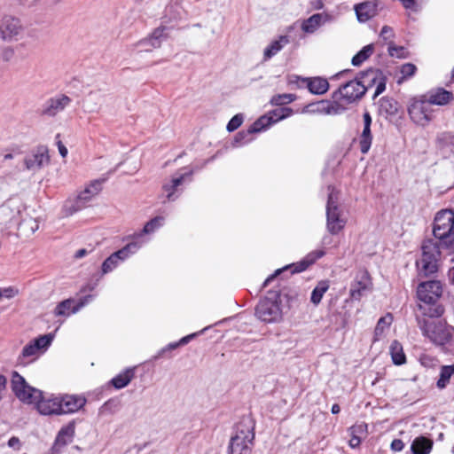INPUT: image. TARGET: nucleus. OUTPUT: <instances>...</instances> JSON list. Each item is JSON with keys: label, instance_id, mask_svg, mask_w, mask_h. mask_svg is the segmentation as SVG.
<instances>
[{"label": "nucleus", "instance_id": "obj_1", "mask_svg": "<svg viewBox=\"0 0 454 454\" xmlns=\"http://www.w3.org/2000/svg\"><path fill=\"white\" fill-rule=\"evenodd\" d=\"M442 294V286L440 281L429 280L421 282L417 287V297L424 303L419 304V309L424 316L431 318L439 317L443 313V308L436 305Z\"/></svg>", "mask_w": 454, "mask_h": 454}, {"label": "nucleus", "instance_id": "obj_2", "mask_svg": "<svg viewBox=\"0 0 454 454\" xmlns=\"http://www.w3.org/2000/svg\"><path fill=\"white\" fill-rule=\"evenodd\" d=\"M433 233L442 247L454 252V210L442 209L434 216Z\"/></svg>", "mask_w": 454, "mask_h": 454}, {"label": "nucleus", "instance_id": "obj_3", "mask_svg": "<svg viewBox=\"0 0 454 454\" xmlns=\"http://www.w3.org/2000/svg\"><path fill=\"white\" fill-rule=\"evenodd\" d=\"M254 425L251 419L244 418L235 428L229 445V454H248L254 443Z\"/></svg>", "mask_w": 454, "mask_h": 454}, {"label": "nucleus", "instance_id": "obj_4", "mask_svg": "<svg viewBox=\"0 0 454 454\" xmlns=\"http://www.w3.org/2000/svg\"><path fill=\"white\" fill-rule=\"evenodd\" d=\"M437 239L438 243L434 242L433 239H427L422 244L421 258L416 262L419 276L420 277L427 278L437 271L440 249L445 250L449 254H454V252L442 247L441 240L439 239Z\"/></svg>", "mask_w": 454, "mask_h": 454}, {"label": "nucleus", "instance_id": "obj_5", "mask_svg": "<svg viewBox=\"0 0 454 454\" xmlns=\"http://www.w3.org/2000/svg\"><path fill=\"white\" fill-rule=\"evenodd\" d=\"M407 111L411 120L422 127L427 126L435 117V110L424 94L411 98Z\"/></svg>", "mask_w": 454, "mask_h": 454}, {"label": "nucleus", "instance_id": "obj_6", "mask_svg": "<svg viewBox=\"0 0 454 454\" xmlns=\"http://www.w3.org/2000/svg\"><path fill=\"white\" fill-rule=\"evenodd\" d=\"M365 94V88L361 84L358 77L351 80L332 93V98H335L342 105L343 113L348 106L359 101Z\"/></svg>", "mask_w": 454, "mask_h": 454}, {"label": "nucleus", "instance_id": "obj_7", "mask_svg": "<svg viewBox=\"0 0 454 454\" xmlns=\"http://www.w3.org/2000/svg\"><path fill=\"white\" fill-rule=\"evenodd\" d=\"M429 318L425 319L421 326L424 335L437 345L449 343L453 338L452 329L440 321L436 322L433 318Z\"/></svg>", "mask_w": 454, "mask_h": 454}, {"label": "nucleus", "instance_id": "obj_8", "mask_svg": "<svg viewBox=\"0 0 454 454\" xmlns=\"http://www.w3.org/2000/svg\"><path fill=\"white\" fill-rule=\"evenodd\" d=\"M270 294L272 297L262 299L255 307L256 317L265 323L276 322L281 317V309L278 302L279 295L277 292H270Z\"/></svg>", "mask_w": 454, "mask_h": 454}, {"label": "nucleus", "instance_id": "obj_9", "mask_svg": "<svg viewBox=\"0 0 454 454\" xmlns=\"http://www.w3.org/2000/svg\"><path fill=\"white\" fill-rule=\"evenodd\" d=\"M12 388L15 396L23 403L33 404L41 396V390L31 387L16 371L12 379Z\"/></svg>", "mask_w": 454, "mask_h": 454}, {"label": "nucleus", "instance_id": "obj_10", "mask_svg": "<svg viewBox=\"0 0 454 454\" xmlns=\"http://www.w3.org/2000/svg\"><path fill=\"white\" fill-rule=\"evenodd\" d=\"M325 254V250L318 249L309 253L301 261L287 265L282 269L277 270L273 274L270 275L263 282L262 288L268 286V285L283 271L290 270L292 274L300 273L306 270L309 266L314 264L318 259L322 258Z\"/></svg>", "mask_w": 454, "mask_h": 454}, {"label": "nucleus", "instance_id": "obj_11", "mask_svg": "<svg viewBox=\"0 0 454 454\" xmlns=\"http://www.w3.org/2000/svg\"><path fill=\"white\" fill-rule=\"evenodd\" d=\"M363 87L365 88V92L375 86V92L372 98H376L386 90L387 76L380 69L370 68L363 71L357 76Z\"/></svg>", "mask_w": 454, "mask_h": 454}, {"label": "nucleus", "instance_id": "obj_12", "mask_svg": "<svg viewBox=\"0 0 454 454\" xmlns=\"http://www.w3.org/2000/svg\"><path fill=\"white\" fill-rule=\"evenodd\" d=\"M337 200V194L333 190L328 195L326 206L327 229L332 234L339 233L345 226V221L340 217Z\"/></svg>", "mask_w": 454, "mask_h": 454}, {"label": "nucleus", "instance_id": "obj_13", "mask_svg": "<svg viewBox=\"0 0 454 454\" xmlns=\"http://www.w3.org/2000/svg\"><path fill=\"white\" fill-rule=\"evenodd\" d=\"M305 108L307 112L314 114L339 115L343 114L342 105L332 98L310 103Z\"/></svg>", "mask_w": 454, "mask_h": 454}, {"label": "nucleus", "instance_id": "obj_14", "mask_svg": "<svg viewBox=\"0 0 454 454\" xmlns=\"http://www.w3.org/2000/svg\"><path fill=\"white\" fill-rule=\"evenodd\" d=\"M60 401L61 399L59 395H45L41 392V396L36 399L34 406L41 415H60Z\"/></svg>", "mask_w": 454, "mask_h": 454}, {"label": "nucleus", "instance_id": "obj_15", "mask_svg": "<svg viewBox=\"0 0 454 454\" xmlns=\"http://www.w3.org/2000/svg\"><path fill=\"white\" fill-rule=\"evenodd\" d=\"M92 300V295H86L79 301L73 298L66 299L58 303L54 309L56 317H69L71 314L78 312L83 306Z\"/></svg>", "mask_w": 454, "mask_h": 454}, {"label": "nucleus", "instance_id": "obj_16", "mask_svg": "<svg viewBox=\"0 0 454 454\" xmlns=\"http://www.w3.org/2000/svg\"><path fill=\"white\" fill-rule=\"evenodd\" d=\"M139 246L136 242H131L126 245L121 249L112 254L106 258L102 264V271L104 274L112 271L118 264L119 261H122L129 257L130 254L135 253Z\"/></svg>", "mask_w": 454, "mask_h": 454}, {"label": "nucleus", "instance_id": "obj_17", "mask_svg": "<svg viewBox=\"0 0 454 454\" xmlns=\"http://www.w3.org/2000/svg\"><path fill=\"white\" fill-rule=\"evenodd\" d=\"M75 434L74 421L69 422L67 425L62 427L59 431L53 445L51 447L52 454H59L63 449L73 442Z\"/></svg>", "mask_w": 454, "mask_h": 454}, {"label": "nucleus", "instance_id": "obj_18", "mask_svg": "<svg viewBox=\"0 0 454 454\" xmlns=\"http://www.w3.org/2000/svg\"><path fill=\"white\" fill-rule=\"evenodd\" d=\"M50 156L48 148L45 145H39L34 151L30 157L24 160L25 166L27 169H39L44 164H48Z\"/></svg>", "mask_w": 454, "mask_h": 454}, {"label": "nucleus", "instance_id": "obj_19", "mask_svg": "<svg viewBox=\"0 0 454 454\" xmlns=\"http://www.w3.org/2000/svg\"><path fill=\"white\" fill-rule=\"evenodd\" d=\"M61 399L60 401V415L74 413L82 408L86 403L85 397L82 395H59Z\"/></svg>", "mask_w": 454, "mask_h": 454}, {"label": "nucleus", "instance_id": "obj_20", "mask_svg": "<svg viewBox=\"0 0 454 454\" xmlns=\"http://www.w3.org/2000/svg\"><path fill=\"white\" fill-rule=\"evenodd\" d=\"M20 20L12 16H4L0 21V35L4 40L11 39L20 33Z\"/></svg>", "mask_w": 454, "mask_h": 454}, {"label": "nucleus", "instance_id": "obj_21", "mask_svg": "<svg viewBox=\"0 0 454 454\" xmlns=\"http://www.w3.org/2000/svg\"><path fill=\"white\" fill-rule=\"evenodd\" d=\"M424 95L432 106H446L454 99L453 93L443 88L431 90Z\"/></svg>", "mask_w": 454, "mask_h": 454}, {"label": "nucleus", "instance_id": "obj_22", "mask_svg": "<svg viewBox=\"0 0 454 454\" xmlns=\"http://www.w3.org/2000/svg\"><path fill=\"white\" fill-rule=\"evenodd\" d=\"M192 171L180 175L179 176L172 177V179L163 184L162 189L166 192V197L168 201L175 200L177 196L176 192L178 191V187L183 184L186 177H191Z\"/></svg>", "mask_w": 454, "mask_h": 454}, {"label": "nucleus", "instance_id": "obj_23", "mask_svg": "<svg viewBox=\"0 0 454 454\" xmlns=\"http://www.w3.org/2000/svg\"><path fill=\"white\" fill-rule=\"evenodd\" d=\"M70 102V98L66 95L50 98L47 101V106L43 109V114L49 116H55L59 112L64 110V108L69 105Z\"/></svg>", "mask_w": 454, "mask_h": 454}, {"label": "nucleus", "instance_id": "obj_24", "mask_svg": "<svg viewBox=\"0 0 454 454\" xmlns=\"http://www.w3.org/2000/svg\"><path fill=\"white\" fill-rule=\"evenodd\" d=\"M370 278L367 274H363L360 279H356L350 287L349 295L352 300L359 301L364 292L370 289Z\"/></svg>", "mask_w": 454, "mask_h": 454}, {"label": "nucleus", "instance_id": "obj_25", "mask_svg": "<svg viewBox=\"0 0 454 454\" xmlns=\"http://www.w3.org/2000/svg\"><path fill=\"white\" fill-rule=\"evenodd\" d=\"M329 87V82L325 78L320 76L308 77L306 89L311 94L323 95L328 91Z\"/></svg>", "mask_w": 454, "mask_h": 454}, {"label": "nucleus", "instance_id": "obj_26", "mask_svg": "<svg viewBox=\"0 0 454 454\" xmlns=\"http://www.w3.org/2000/svg\"><path fill=\"white\" fill-rule=\"evenodd\" d=\"M359 21L364 22L377 14V5L372 2L361 3L355 7Z\"/></svg>", "mask_w": 454, "mask_h": 454}, {"label": "nucleus", "instance_id": "obj_27", "mask_svg": "<svg viewBox=\"0 0 454 454\" xmlns=\"http://www.w3.org/2000/svg\"><path fill=\"white\" fill-rule=\"evenodd\" d=\"M351 438L348 444L351 448H356L361 441L367 435V425L365 423L356 424L349 428Z\"/></svg>", "mask_w": 454, "mask_h": 454}, {"label": "nucleus", "instance_id": "obj_28", "mask_svg": "<svg viewBox=\"0 0 454 454\" xmlns=\"http://www.w3.org/2000/svg\"><path fill=\"white\" fill-rule=\"evenodd\" d=\"M198 333H192L189 335H186L180 339L178 341L171 342L168 344L166 347L162 348L158 354V356L160 357H170L171 353L175 350H176L181 346L186 345L189 343L192 339H194L197 336Z\"/></svg>", "mask_w": 454, "mask_h": 454}, {"label": "nucleus", "instance_id": "obj_29", "mask_svg": "<svg viewBox=\"0 0 454 454\" xmlns=\"http://www.w3.org/2000/svg\"><path fill=\"white\" fill-rule=\"evenodd\" d=\"M290 43L287 35H280L278 40L270 43V44L264 50L263 58L264 59H270L279 52L284 46Z\"/></svg>", "mask_w": 454, "mask_h": 454}, {"label": "nucleus", "instance_id": "obj_30", "mask_svg": "<svg viewBox=\"0 0 454 454\" xmlns=\"http://www.w3.org/2000/svg\"><path fill=\"white\" fill-rule=\"evenodd\" d=\"M102 190V182L99 180L92 181L82 192L78 194L80 200L87 204L95 195Z\"/></svg>", "mask_w": 454, "mask_h": 454}, {"label": "nucleus", "instance_id": "obj_31", "mask_svg": "<svg viewBox=\"0 0 454 454\" xmlns=\"http://www.w3.org/2000/svg\"><path fill=\"white\" fill-rule=\"evenodd\" d=\"M432 447L433 442L424 436L417 437L411 444L414 454H428Z\"/></svg>", "mask_w": 454, "mask_h": 454}, {"label": "nucleus", "instance_id": "obj_32", "mask_svg": "<svg viewBox=\"0 0 454 454\" xmlns=\"http://www.w3.org/2000/svg\"><path fill=\"white\" fill-rule=\"evenodd\" d=\"M134 377V371H122L114 377L110 383L114 387V388L121 389L128 386Z\"/></svg>", "mask_w": 454, "mask_h": 454}, {"label": "nucleus", "instance_id": "obj_33", "mask_svg": "<svg viewBox=\"0 0 454 454\" xmlns=\"http://www.w3.org/2000/svg\"><path fill=\"white\" fill-rule=\"evenodd\" d=\"M329 287V280L319 281L311 293L310 301L315 306H317L321 302L324 294L328 291Z\"/></svg>", "mask_w": 454, "mask_h": 454}, {"label": "nucleus", "instance_id": "obj_34", "mask_svg": "<svg viewBox=\"0 0 454 454\" xmlns=\"http://www.w3.org/2000/svg\"><path fill=\"white\" fill-rule=\"evenodd\" d=\"M322 14H313L312 16L302 21L301 30L308 34L314 33L320 27L322 23Z\"/></svg>", "mask_w": 454, "mask_h": 454}, {"label": "nucleus", "instance_id": "obj_35", "mask_svg": "<svg viewBox=\"0 0 454 454\" xmlns=\"http://www.w3.org/2000/svg\"><path fill=\"white\" fill-rule=\"evenodd\" d=\"M390 355L392 361L395 365H402L406 361V356L403 346L397 340H394L390 346Z\"/></svg>", "mask_w": 454, "mask_h": 454}, {"label": "nucleus", "instance_id": "obj_36", "mask_svg": "<svg viewBox=\"0 0 454 454\" xmlns=\"http://www.w3.org/2000/svg\"><path fill=\"white\" fill-rule=\"evenodd\" d=\"M85 207L86 204L84 201L80 200L78 197H76L74 200H67L63 206V214L65 216H70L82 210Z\"/></svg>", "mask_w": 454, "mask_h": 454}, {"label": "nucleus", "instance_id": "obj_37", "mask_svg": "<svg viewBox=\"0 0 454 454\" xmlns=\"http://www.w3.org/2000/svg\"><path fill=\"white\" fill-rule=\"evenodd\" d=\"M380 111L387 115H395L397 111V102L390 98L383 97L380 99Z\"/></svg>", "mask_w": 454, "mask_h": 454}, {"label": "nucleus", "instance_id": "obj_38", "mask_svg": "<svg viewBox=\"0 0 454 454\" xmlns=\"http://www.w3.org/2000/svg\"><path fill=\"white\" fill-rule=\"evenodd\" d=\"M393 322V316L390 313H387L386 316L381 317L375 327L374 340H378L380 337L383 334L386 329H387Z\"/></svg>", "mask_w": 454, "mask_h": 454}, {"label": "nucleus", "instance_id": "obj_39", "mask_svg": "<svg viewBox=\"0 0 454 454\" xmlns=\"http://www.w3.org/2000/svg\"><path fill=\"white\" fill-rule=\"evenodd\" d=\"M272 125V121L268 117L267 114L258 118L250 127L248 128V133L261 132Z\"/></svg>", "mask_w": 454, "mask_h": 454}, {"label": "nucleus", "instance_id": "obj_40", "mask_svg": "<svg viewBox=\"0 0 454 454\" xmlns=\"http://www.w3.org/2000/svg\"><path fill=\"white\" fill-rule=\"evenodd\" d=\"M417 70H418L417 67L414 64H412V63L403 64L400 67V74L401 75L397 79V83L401 84L404 81H407L408 79H410L412 76H414V74H416Z\"/></svg>", "mask_w": 454, "mask_h": 454}, {"label": "nucleus", "instance_id": "obj_41", "mask_svg": "<svg viewBox=\"0 0 454 454\" xmlns=\"http://www.w3.org/2000/svg\"><path fill=\"white\" fill-rule=\"evenodd\" d=\"M294 111L290 107H280L270 111L267 115L272 121V124L291 116Z\"/></svg>", "mask_w": 454, "mask_h": 454}, {"label": "nucleus", "instance_id": "obj_42", "mask_svg": "<svg viewBox=\"0 0 454 454\" xmlns=\"http://www.w3.org/2000/svg\"><path fill=\"white\" fill-rule=\"evenodd\" d=\"M373 53V46L372 44L364 46L359 51L353 58L352 64L354 66H360Z\"/></svg>", "mask_w": 454, "mask_h": 454}, {"label": "nucleus", "instance_id": "obj_43", "mask_svg": "<svg viewBox=\"0 0 454 454\" xmlns=\"http://www.w3.org/2000/svg\"><path fill=\"white\" fill-rule=\"evenodd\" d=\"M39 351L35 348L33 342L31 341L27 345H26L21 353V356L20 359H21L22 364H28L29 362L33 361L35 358V356L37 355Z\"/></svg>", "mask_w": 454, "mask_h": 454}, {"label": "nucleus", "instance_id": "obj_44", "mask_svg": "<svg viewBox=\"0 0 454 454\" xmlns=\"http://www.w3.org/2000/svg\"><path fill=\"white\" fill-rule=\"evenodd\" d=\"M420 363H421V365L427 369H434L436 367H440V369H454V364L453 365H439L438 360L427 354H424L421 356Z\"/></svg>", "mask_w": 454, "mask_h": 454}, {"label": "nucleus", "instance_id": "obj_45", "mask_svg": "<svg viewBox=\"0 0 454 454\" xmlns=\"http://www.w3.org/2000/svg\"><path fill=\"white\" fill-rule=\"evenodd\" d=\"M166 30V27L163 26H160L157 28H155L153 33L150 35V36L143 41V43H148L153 47L158 48L160 46V40L164 36V32Z\"/></svg>", "mask_w": 454, "mask_h": 454}, {"label": "nucleus", "instance_id": "obj_46", "mask_svg": "<svg viewBox=\"0 0 454 454\" xmlns=\"http://www.w3.org/2000/svg\"><path fill=\"white\" fill-rule=\"evenodd\" d=\"M297 96L292 93H284V94H277L274 95L270 99V104L272 106H284L296 100Z\"/></svg>", "mask_w": 454, "mask_h": 454}, {"label": "nucleus", "instance_id": "obj_47", "mask_svg": "<svg viewBox=\"0 0 454 454\" xmlns=\"http://www.w3.org/2000/svg\"><path fill=\"white\" fill-rule=\"evenodd\" d=\"M308 77H301L292 74L287 77V85L293 90L305 89L307 86Z\"/></svg>", "mask_w": 454, "mask_h": 454}, {"label": "nucleus", "instance_id": "obj_48", "mask_svg": "<svg viewBox=\"0 0 454 454\" xmlns=\"http://www.w3.org/2000/svg\"><path fill=\"white\" fill-rule=\"evenodd\" d=\"M164 222L163 216H155L145 223L142 232L144 234H150L162 225Z\"/></svg>", "mask_w": 454, "mask_h": 454}, {"label": "nucleus", "instance_id": "obj_49", "mask_svg": "<svg viewBox=\"0 0 454 454\" xmlns=\"http://www.w3.org/2000/svg\"><path fill=\"white\" fill-rule=\"evenodd\" d=\"M53 340V335L45 334L35 339L32 342L38 351L47 348Z\"/></svg>", "mask_w": 454, "mask_h": 454}, {"label": "nucleus", "instance_id": "obj_50", "mask_svg": "<svg viewBox=\"0 0 454 454\" xmlns=\"http://www.w3.org/2000/svg\"><path fill=\"white\" fill-rule=\"evenodd\" d=\"M372 136L362 135L359 137V147L362 153H367L371 148Z\"/></svg>", "mask_w": 454, "mask_h": 454}, {"label": "nucleus", "instance_id": "obj_51", "mask_svg": "<svg viewBox=\"0 0 454 454\" xmlns=\"http://www.w3.org/2000/svg\"><path fill=\"white\" fill-rule=\"evenodd\" d=\"M243 123V116L239 114L234 115L227 124V130L232 132L238 129Z\"/></svg>", "mask_w": 454, "mask_h": 454}, {"label": "nucleus", "instance_id": "obj_52", "mask_svg": "<svg viewBox=\"0 0 454 454\" xmlns=\"http://www.w3.org/2000/svg\"><path fill=\"white\" fill-rule=\"evenodd\" d=\"M452 372L454 371H442L440 379L436 383L438 388L442 389L449 384Z\"/></svg>", "mask_w": 454, "mask_h": 454}, {"label": "nucleus", "instance_id": "obj_53", "mask_svg": "<svg viewBox=\"0 0 454 454\" xmlns=\"http://www.w3.org/2000/svg\"><path fill=\"white\" fill-rule=\"evenodd\" d=\"M364 119V129L362 131V135L364 136H372L371 132V125H372V116L369 112H364L363 114Z\"/></svg>", "mask_w": 454, "mask_h": 454}, {"label": "nucleus", "instance_id": "obj_54", "mask_svg": "<svg viewBox=\"0 0 454 454\" xmlns=\"http://www.w3.org/2000/svg\"><path fill=\"white\" fill-rule=\"evenodd\" d=\"M406 50L403 46H395L390 45L388 46V53L391 57H396V58H405Z\"/></svg>", "mask_w": 454, "mask_h": 454}, {"label": "nucleus", "instance_id": "obj_55", "mask_svg": "<svg viewBox=\"0 0 454 454\" xmlns=\"http://www.w3.org/2000/svg\"><path fill=\"white\" fill-rule=\"evenodd\" d=\"M251 135H253V133H248V129L247 130H241L235 136V142L239 145L246 144L251 140L249 137Z\"/></svg>", "mask_w": 454, "mask_h": 454}, {"label": "nucleus", "instance_id": "obj_56", "mask_svg": "<svg viewBox=\"0 0 454 454\" xmlns=\"http://www.w3.org/2000/svg\"><path fill=\"white\" fill-rule=\"evenodd\" d=\"M1 293L3 297L12 298L18 294L19 291L12 286H9L3 289L1 288Z\"/></svg>", "mask_w": 454, "mask_h": 454}, {"label": "nucleus", "instance_id": "obj_57", "mask_svg": "<svg viewBox=\"0 0 454 454\" xmlns=\"http://www.w3.org/2000/svg\"><path fill=\"white\" fill-rule=\"evenodd\" d=\"M380 36L387 41L394 36L393 29L387 26H384L380 32Z\"/></svg>", "mask_w": 454, "mask_h": 454}, {"label": "nucleus", "instance_id": "obj_58", "mask_svg": "<svg viewBox=\"0 0 454 454\" xmlns=\"http://www.w3.org/2000/svg\"><path fill=\"white\" fill-rule=\"evenodd\" d=\"M437 141L439 143H442V142H450V144H454V136L451 135L450 133H442L438 138H437Z\"/></svg>", "mask_w": 454, "mask_h": 454}, {"label": "nucleus", "instance_id": "obj_59", "mask_svg": "<svg viewBox=\"0 0 454 454\" xmlns=\"http://www.w3.org/2000/svg\"><path fill=\"white\" fill-rule=\"evenodd\" d=\"M390 447L393 451H401L404 448V443L400 439H395L392 441Z\"/></svg>", "mask_w": 454, "mask_h": 454}, {"label": "nucleus", "instance_id": "obj_60", "mask_svg": "<svg viewBox=\"0 0 454 454\" xmlns=\"http://www.w3.org/2000/svg\"><path fill=\"white\" fill-rule=\"evenodd\" d=\"M8 446L16 450H19L21 447V442L18 437L12 436L8 441Z\"/></svg>", "mask_w": 454, "mask_h": 454}, {"label": "nucleus", "instance_id": "obj_61", "mask_svg": "<svg viewBox=\"0 0 454 454\" xmlns=\"http://www.w3.org/2000/svg\"><path fill=\"white\" fill-rule=\"evenodd\" d=\"M59 137H60V135L58 134L56 136V139H57V145H58V148H59V152L60 153V155L62 157H66L67 155V147L63 145V143L59 140Z\"/></svg>", "mask_w": 454, "mask_h": 454}, {"label": "nucleus", "instance_id": "obj_62", "mask_svg": "<svg viewBox=\"0 0 454 454\" xmlns=\"http://www.w3.org/2000/svg\"><path fill=\"white\" fill-rule=\"evenodd\" d=\"M6 389V379L4 376L0 375V401L3 398V393Z\"/></svg>", "mask_w": 454, "mask_h": 454}, {"label": "nucleus", "instance_id": "obj_63", "mask_svg": "<svg viewBox=\"0 0 454 454\" xmlns=\"http://www.w3.org/2000/svg\"><path fill=\"white\" fill-rule=\"evenodd\" d=\"M311 6L315 10H320L324 7L323 0H312Z\"/></svg>", "mask_w": 454, "mask_h": 454}, {"label": "nucleus", "instance_id": "obj_64", "mask_svg": "<svg viewBox=\"0 0 454 454\" xmlns=\"http://www.w3.org/2000/svg\"><path fill=\"white\" fill-rule=\"evenodd\" d=\"M88 254V251L85 248L79 249L74 254L75 259H81L84 257Z\"/></svg>", "mask_w": 454, "mask_h": 454}]
</instances>
